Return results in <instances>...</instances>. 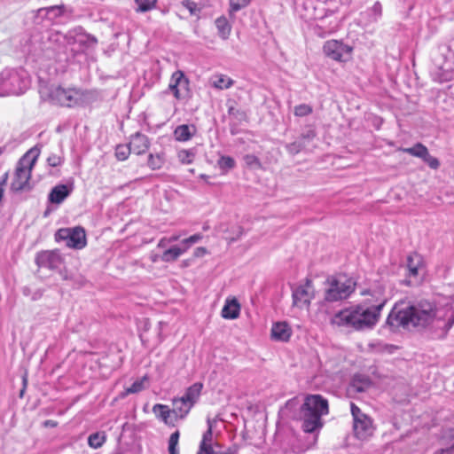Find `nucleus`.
Masks as SVG:
<instances>
[{
	"label": "nucleus",
	"mask_w": 454,
	"mask_h": 454,
	"mask_svg": "<svg viewBox=\"0 0 454 454\" xmlns=\"http://www.w3.org/2000/svg\"><path fill=\"white\" fill-rule=\"evenodd\" d=\"M203 384L201 382H196L186 388L182 397L194 405L200 396Z\"/></svg>",
	"instance_id": "nucleus-22"
},
{
	"label": "nucleus",
	"mask_w": 454,
	"mask_h": 454,
	"mask_svg": "<svg viewBox=\"0 0 454 454\" xmlns=\"http://www.w3.org/2000/svg\"><path fill=\"white\" fill-rule=\"evenodd\" d=\"M137 7L136 8L137 12H146L156 7L158 0H134Z\"/></svg>",
	"instance_id": "nucleus-33"
},
{
	"label": "nucleus",
	"mask_w": 454,
	"mask_h": 454,
	"mask_svg": "<svg viewBox=\"0 0 454 454\" xmlns=\"http://www.w3.org/2000/svg\"><path fill=\"white\" fill-rule=\"evenodd\" d=\"M370 427L371 420L366 415L354 421V431L358 437L365 436Z\"/></svg>",
	"instance_id": "nucleus-27"
},
{
	"label": "nucleus",
	"mask_w": 454,
	"mask_h": 454,
	"mask_svg": "<svg viewBox=\"0 0 454 454\" xmlns=\"http://www.w3.org/2000/svg\"><path fill=\"white\" fill-rule=\"evenodd\" d=\"M432 77L435 82H445L452 79V73L445 70L442 67H438L431 72Z\"/></svg>",
	"instance_id": "nucleus-29"
},
{
	"label": "nucleus",
	"mask_w": 454,
	"mask_h": 454,
	"mask_svg": "<svg viewBox=\"0 0 454 454\" xmlns=\"http://www.w3.org/2000/svg\"><path fill=\"white\" fill-rule=\"evenodd\" d=\"M78 94L79 90L75 89L52 86L49 90V98L53 104L72 107L78 104Z\"/></svg>",
	"instance_id": "nucleus-9"
},
{
	"label": "nucleus",
	"mask_w": 454,
	"mask_h": 454,
	"mask_svg": "<svg viewBox=\"0 0 454 454\" xmlns=\"http://www.w3.org/2000/svg\"><path fill=\"white\" fill-rule=\"evenodd\" d=\"M168 90L176 99L185 98L189 96V80L183 71L176 70L173 73Z\"/></svg>",
	"instance_id": "nucleus-11"
},
{
	"label": "nucleus",
	"mask_w": 454,
	"mask_h": 454,
	"mask_svg": "<svg viewBox=\"0 0 454 454\" xmlns=\"http://www.w3.org/2000/svg\"><path fill=\"white\" fill-rule=\"evenodd\" d=\"M130 153H133L130 145H119L115 149V156L119 160H125L128 159Z\"/></svg>",
	"instance_id": "nucleus-39"
},
{
	"label": "nucleus",
	"mask_w": 454,
	"mask_h": 454,
	"mask_svg": "<svg viewBox=\"0 0 454 454\" xmlns=\"http://www.w3.org/2000/svg\"><path fill=\"white\" fill-rule=\"evenodd\" d=\"M145 379L146 377H144L143 379L133 382V384L126 389V392L123 395L140 392L144 388L143 382Z\"/></svg>",
	"instance_id": "nucleus-46"
},
{
	"label": "nucleus",
	"mask_w": 454,
	"mask_h": 454,
	"mask_svg": "<svg viewBox=\"0 0 454 454\" xmlns=\"http://www.w3.org/2000/svg\"><path fill=\"white\" fill-rule=\"evenodd\" d=\"M228 110V115L231 117L230 122V131L231 135H236L239 133V126L243 122H247L248 116L247 112L236 106V102L234 100L229 99L226 103Z\"/></svg>",
	"instance_id": "nucleus-12"
},
{
	"label": "nucleus",
	"mask_w": 454,
	"mask_h": 454,
	"mask_svg": "<svg viewBox=\"0 0 454 454\" xmlns=\"http://www.w3.org/2000/svg\"><path fill=\"white\" fill-rule=\"evenodd\" d=\"M312 107L307 104H301L294 107V115L298 117H304L312 113Z\"/></svg>",
	"instance_id": "nucleus-44"
},
{
	"label": "nucleus",
	"mask_w": 454,
	"mask_h": 454,
	"mask_svg": "<svg viewBox=\"0 0 454 454\" xmlns=\"http://www.w3.org/2000/svg\"><path fill=\"white\" fill-rule=\"evenodd\" d=\"M240 313V305L237 299L227 300L223 305L221 315L225 319H236Z\"/></svg>",
	"instance_id": "nucleus-18"
},
{
	"label": "nucleus",
	"mask_w": 454,
	"mask_h": 454,
	"mask_svg": "<svg viewBox=\"0 0 454 454\" xmlns=\"http://www.w3.org/2000/svg\"><path fill=\"white\" fill-rule=\"evenodd\" d=\"M306 145L301 140L297 139L294 142L289 143L286 145V149L291 155H295L304 150Z\"/></svg>",
	"instance_id": "nucleus-40"
},
{
	"label": "nucleus",
	"mask_w": 454,
	"mask_h": 454,
	"mask_svg": "<svg viewBox=\"0 0 454 454\" xmlns=\"http://www.w3.org/2000/svg\"><path fill=\"white\" fill-rule=\"evenodd\" d=\"M422 263V260L419 254H413L407 257V268L409 270L410 277H417L419 274V268Z\"/></svg>",
	"instance_id": "nucleus-26"
},
{
	"label": "nucleus",
	"mask_w": 454,
	"mask_h": 454,
	"mask_svg": "<svg viewBox=\"0 0 454 454\" xmlns=\"http://www.w3.org/2000/svg\"><path fill=\"white\" fill-rule=\"evenodd\" d=\"M180 437V432L176 430L171 434L168 439V450L169 454H179L178 441Z\"/></svg>",
	"instance_id": "nucleus-35"
},
{
	"label": "nucleus",
	"mask_w": 454,
	"mask_h": 454,
	"mask_svg": "<svg viewBox=\"0 0 454 454\" xmlns=\"http://www.w3.org/2000/svg\"><path fill=\"white\" fill-rule=\"evenodd\" d=\"M350 408H351V414L353 416L354 421L365 416V414H364L362 412V411L360 410V408H358L355 403H351Z\"/></svg>",
	"instance_id": "nucleus-51"
},
{
	"label": "nucleus",
	"mask_w": 454,
	"mask_h": 454,
	"mask_svg": "<svg viewBox=\"0 0 454 454\" xmlns=\"http://www.w3.org/2000/svg\"><path fill=\"white\" fill-rule=\"evenodd\" d=\"M323 51L333 60L346 62L351 59L353 48L342 41L328 40L324 43Z\"/></svg>",
	"instance_id": "nucleus-8"
},
{
	"label": "nucleus",
	"mask_w": 454,
	"mask_h": 454,
	"mask_svg": "<svg viewBox=\"0 0 454 454\" xmlns=\"http://www.w3.org/2000/svg\"><path fill=\"white\" fill-rule=\"evenodd\" d=\"M328 412V402L325 398L320 395H308L300 409L302 430L308 434H318L324 425L322 416Z\"/></svg>",
	"instance_id": "nucleus-3"
},
{
	"label": "nucleus",
	"mask_w": 454,
	"mask_h": 454,
	"mask_svg": "<svg viewBox=\"0 0 454 454\" xmlns=\"http://www.w3.org/2000/svg\"><path fill=\"white\" fill-rule=\"evenodd\" d=\"M324 301L337 302L348 299L356 290V282L345 275L329 276L325 283Z\"/></svg>",
	"instance_id": "nucleus-5"
},
{
	"label": "nucleus",
	"mask_w": 454,
	"mask_h": 454,
	"mask_svg": "<svg viewBox=\"0 0 454 454\" xmlns=\"http://www.w3.org/2000/svg\"><path fill=\"white\" fill-rule=\"evenodd\" d=\"M208 423V428L207 430L203 434L202 440L200 444V450L197 454H210L209 451L213 449L212 447V439H213V432H212V426L210 423V420H207Z\"/></svg>",
	"instance_id": "nucleus-21"
},
{
	"label": "nucleus",
	"mask_w": 454,
	"mask_h": 454,
	"mask_svg": "<svg viewBox=\"0 0 454 454\" xmlns=\"http://www.w3.org/2000/svg\"><path fill=\"white\" fill-rule=\"evenodd\" d=\"M78 90V98H82L85 102L90 103L98 99V94L96 90Z\"/></svg>",
	"instance_id": "nucleus-41"
},
{
	"label": "nucleus",
	"mask_w": 454,
	"mask_h": 454,
	"mask_svg": "<svg viewBox=\"0 0 454 454\" xmlns=\"http://www.w3.org/2000/svg\"><path fill=\"white\" fill-rule=\"evenodd\" d=\"M179 239L178 236H172L170 239H169V241L173 242V241H176L177 239Z\"/></svg>",
	"instance_id": "nucleus-62"
},
{
	"label": "nucleus",
	"mask_w": 454,
	"mask_h": 454,
	"mask_svg": "<svg viewBox=\"0 0 454 454\" xmlns=\"http://www.w3.org/2000/svg\"><path fill=\"white\" fill-rule=\"evenodd\" d=\"M57 242L65 241L66 246L74 249H82L86 246V234L82 227L61 228L55 233Z\"/></svg>",
	"instance_id": "nucleus-7"
},
{
	"label": "nucleus",
	"mask_w": 454,
	"mask_h": 454,
	"mask_svg": "<svg viewBox=\"0 0 454 454\" xmlns=\"http://www.w3.org/2000/svg\"><path fill=\"white\" fill-rule=\"evenodd\" d=\"M106 442V434L103 432L91 434L88 438V444L93 449L100 448Z\"/></svg>",
	"instance_id": "nucleus-32"
},
{
	"label": "nucleus",
	"mask_w": 454,
	"mask_h": 454,
	"mask_svg": "<svg viewBox=\"0 0 454 454\" xmlns=\"http://www.w3.org/2000/svg\"><path fill=\"white\" fill-rule=\"evenodd\" d=\"M207 254V249L203 247H199L194 250V256L195 257H201Z\"/></svg>",
	"instance_id": "nucleus-54"
},
{
	"label": "nucleus",
	"mask_w": 454,
	"mask_h": 454,
	"mask_svg": "<svg viewBox=\"0 0 454 454\" xmlns=\"http://www.w3.org/2000/svg\"><path fill=\"white\" fill-rule=\"evenodd\" d=\"M73 190V183L69 184H58L51 190L48 200L53 204H60L72 193Z\"/></svg>",
	"instance_id": "nucleus-14"
},
{
	"label": "nucleus",
	"mask_w": 454,
	"mask_h": 454,
	"mask_svg": "<svg viewBox=\"0 0 454 454\" xmlns=\"http://www.w3.org/2000/svg\"><path fill=\"white\" fill-rule=\"evenodd\" d=\"M9 178V173L5 172L1 177H0V186L5 187L8 182Z\"/></svg>",
	"instance_id": "nucleus-58"
},
{
	"label": "nucleus",
	"mask_w": 454,
	"mask_h": 454,
	"mask_svg": "<svg viewBox=\"0 0 454 454\" xmlns=\"http://www.w3.org/2000/svg\"><path fill=\"white\" fill-rule=\"evenodd\" d=\"M371 386V379L364 374H355L350 382V387L357 393L365 392Z\"/></svg>",
	"instance_id": "nucleus-19"
},
{
	"label": "nucleus",
	"mask_w": 454,
	"mask_h": 454,
	"mask_svg": "<svg viewBox=\"0 0 454 454\" xmlns=\"http://www.w3.org/2000/svg\"><path fill=\"white\" fill-rule=\"evenodd\" d=\"M39 155L40 148L35 145L20 160L15 169L14 178L11 184L12 192H20L32 190V185L29 183L31 171Z\"/></svg>",
	"instance_id": "nucleus-4"
},
{
	"label": "nucleus",
	"mask_w": 454,
	"mask_h": 454,
	"mask_svg": "<svg viewBox=\"0 0 454 454\" xmlns=\"http://www.w3.org/2000/svg\"><path fill=\"white\" fill-rule=\"evenodd\" d=\"M243 228L241 226H234L233 227V235L227 236L226 239L229 240L230 243H233L239 239V238L243 235Z\"/></svg>",
	"instance_id": "nucleus-49"
},
{
	"label": "nucleus",
	"mask_w": 454,
	"mask_h": 454,
	"mask_svg": "<svg viewBox=\"0 0 454 454\" xmlns=\"http://www.w3.org/2000/svg\"><path fill=\"white\" fill-rule=\"evenodd\" d=\"M210 454H235L236 451L231 450V448L223 450V451H215L213 449L211 450V451H209Z\"/></svg>",
	"instance_id": "nucleus-57"
},
{
	"label": "nucleus",
	"mask_w": 454,
	"mask_h": 454,
	"mask_svg": "<svg viewBox=\"0 0 454 454\" xmlns=\"http://www.w3.org/2000/svg\"><path fill=\"white\" fill-rule=\"evenodd\" d=\"M215 26L219 36L222 39L226 40L231 31V26L230 25L228 20L224 16H221L215 20Z\"/></svg>",
	"instance_id": "nucleus-25"
},
{
	"label": "nucleus",
	"mask_w": 454,
	"mask_h": 454,
	"mask_svg": "<svg viewBox=\"0 0 454 454\" xmlns=\"http://www.w3.org/2000/svg\"><path fill=\"white\" fill-rule=\"evenodd\" d=\"M184 253V249L177 246H173L163 252L161 260L165 262H171L176 261Z\"/></svg>",
	"instance_id": "nucleus-28"
},
{
	"label": "nucleus",
	"mask_w": 454,
	"mask_h": 454,
	"mask_svg": "<svg viewBox=\"0 0 454 454\" xmlns=\"http://www.w3.org/2000/svg\"><path fill=\"white\" fill-rule=\"evenodd\" d=\"M292 335V329L286 322L274 323L271 328V337L275 340L286 342Z\"/></svg>",
	"instance_id": "nucleus-16"
},
{
	"label": "nucleus",
	"mask_w": 454,
	"mask_h": 454,
	"mask_svg": "<svg viewBox=\"0 0 454 454\" xmlns=\"http://www.w3.org/2000/svg\"><path fill=\"white\" fill-rule=\"evenodd\" d=\"M50 12H55L59 13L58 5L38 9L34 14V23L36 25H43V23L46 21L48 25H50Z\"/></svg>",
	"instance_id": "nucleus-23"
},
{
	"label": "nucleus",
	"mask_w": 454,
	"mask_h": 454,
	"mask_svg": "<svg viewBox=\"0 0 454 454\" xmlns=\"http://www.w3.org/2000/svg\"><path fill=\"white\" fill-rule=\"evenodd\" d=\"M232 85L233 80L223 74L216 75L213 81V86L219 90L229 89Z\"/></svg>",
	"instance_id": "nucleus-31"
},
{
	"label": "nucleus",
	"mask_w": 454,
	"mask_h": 454,
	"mask_svg": "<svg viewBox=\"0 0 454 454\" xmlns=\"http://www.w3.org/2000/svg\"><path fill=\"white\" fill-rule=\"evenodd\" d=\"M129 145L131 146V149L133 150V153L137 155H140L145 153L148 150L150 146V141L147 136L140 132H137L136 134L131 136Z\"/></svg>",
	"instance_id": "nucleus-15"
},
{
	"label": "nucleus",
	"mask_w": 454,
	"mask_h": 454,
	"mask_svg": "<svg viewBox=\"0 0 454 454\" xmlns=\"http://www.w3.org/2000/svg\"><path fill=\"white\" fill-rule=\"evenodd\" d=\"M3 153V148L0 147V155Z\"/></svg>",
	"instance_id": "nucleus-64"
},
{
	"label": "nucleus",
	"mask_w": 454,
	"mask_h": 454,
	"mask_svg": "<svg viewBox=\"0 0 454 454\" xmlns=\"http://www.w3.org/2000/svg\"><path fill=\"white\" fill-rule=\"evenodd\" d=\"M28 79L23 70H3L0 74V97L19 96L28 87Z\"/></svg>",
	"instance_id": "nucleus-6"
},
{
	"label": "nucleus",
	"mask_w": 454,
	"mask_h": 454,
	"mask_svg": "<svg viewBox=\"0 0 454 454\" xmlns=\"http://www.w3.org/2000/svg\"><path fill=\"white\" fill-rule=\"evenodd\" d=\"M172 403V412L176 418L179 419H184L194 406L191 402L186 401L183 397L174 398Z\"/></svg>",
	"instance_id": "nucleus-17"
},
{
	"label": "nucleus",
	"mask_w": 454,
	"mask_h": 454,
	"mask_svg": "<svg viewBox=\"0 0 454 454\" xmlns=\"http://www.w3.org/2000/svg\"><path fill=\"white\" fill-rule=\"evenodd\" d=\"M203 236L200 233H196L187 239L182 240V246H184V253L194 244L202 239Z\"/></svg>",
	"instance_id": "nucleus-43"
},
{
	"label": "nucleus",
	"mask_w": 454,
	"mask_h": 454,
	"mask_svg": "<svg viewBox=\"0 0 454 454\" xmlns=\"http://www.w3.org/2000/svg\"><path fill=\"white\" fill-rule=\"evenodd\" d=\"M195 150L194 149H189V150H180L177 153V158L179 161L183 164H191L192 163L194 158H195Z\"/></svg>",
	"instance_id": "nucleus-36"
},
{
	"label": "nucleus",
	"mask_w": 454,
	"mask_h": 454,
	"mask_svg": "<svg viewBox=\"0 0 454 454\" xmlns=\"http://www.w3.org/2000/svg\"><path fill=\"white\" fill-rule=\"evenodd\" d=\"M64 162V157L60 156V155H57V154H51L48 158H47V163L49 166L51 167H59V166H61Z\"/></svg>",
	"instance_id": "nucleus-48"
},
{
	"label": "nucleus",
	"mask_w": 454,
	"mask_h": 454,
	"mask_svg": "<svg viewBox=\"0 0 454 454\" xmlns=\"http://www.w3.org/2000/svg\"><path fill=\"white\" fill-rule=\"evenodd\" d=\"M454 325V302L442 307L428 300H419L411 304H395L389 312L385 326L392 333L400 328L425 330L433 340H443Z\"/></svg>",
	"instance_id": "nucleus-1"
},
{
	"label": "nucleus",
	"mask_w": 454,
	"mask_h": 454,
	"mask_svg": "<svg viewBox=\"0 0 454 454\" xmlns=\"http://www.w3.org/2000/svg\"><path fill=\"white\" fill-rule=\"evenodd\" d=\"M35 262L38 268L58 270L63 264L64 260L59 251L45 250L36 254Z\"/></svg>",
	"instance_id": "nucleus-10"
},
{
	"label": "nucleus",
	"mask_w": 454,
	"mask_h": 454,
	"mask_svg": "<svg viewBox=\"0 0 454 454\" xmlns=\"http://www.w3.org/2000/svg\"><path fill=\"white\" fill-rule=\"evenodd\" d=\"M372 11L373 12V13H374L377 17L381 16V13H382V6H381V4H380V2H375V3H374V4L372 5Z\"/></svg>",
	"instance_id": "nucleus-53"
},
{
	"label": "nucleus",
	"mask_w": 454,
	"mask_h": 454,
	"mask_svg": "<svg viewBox=\"0 0 454 454\" xmlns=\"http://www.w3.org/2000/svg\"><path fill=\"white\" fill-rule=\"evenodd\" d=\"M438 454H454V444L446 449H441L437 451Z\"/></svg>",
	"instance_id": "nucleus-56"
},
{
	"label": "nucleus",
	"mask_w": 454,
	"mask_h": 454,
	"mask_svg": "<svg viewBox=\"0 0 454 454\" xmlns=\"http://www.w3.org/2000/svg\"><path fill=\"white\" fill-rule=\"evenodd\" d=\"M423 161L427 163L432 169H437L440 166V161L437 158L430 155L429 152L422 158Z\"/></svg>",
	"instance_id": "nucleus-47"
},
{
	"label": "nucleus",
	"mask_w": 454,
	"mask_h": 454,
	"mask_svg": "<svg viewBox=\"0 0 454 454\" xmlns=\"http://www.w3.org/2000/svg\"><path fill=\"white\" fill-rule=\"evenodd\" d=\"M402 151L414 157L422 159L427 154L428 149L423 144L417 143L412 147L403 148Z\"/></svg>",
	"instance_id": "nucleus-30"
},
{
	"label": "nucleus",
	"mask_w": 454,
	"mask_h": 454,
	"mask_svg": "<svg viewBox=\"0 0 454 454\" xmlns=\"http://www.w3.org/2000/svg\"><path fill=\"white\" fill-rule=\"evenodd\" d=\"M386 301L383 298L374 305L359 304L342 309L333 317L331 323L338 326L352 327L356 331L371 330L379 322Z\"/></svg>",
	"instance_id": "nucleus-2"
},
{
	"label": "nucleus",
	"mask_w": 454,
	"mask_h": 454,
	"mask_svg": "<svg viewBox=\"0 0 454 454\" xmlns=\"http://www.w3.org/2000/svg\"><path fill=\"white\" fill-rule=\"evenodd\" d=\"M4 192V187L0 186V201H1V200H2V199H3Z\"/></svg>",
	"instance_id": "nucleus-61"
},
{
	"label": "nucleus",
	"mask_w": 454,
	"mask_h": 454,
	"mask_svg": "<svg viewBox=\"0 0 454 454\" xmlns=\"http://www.w3.org/2000/svg\"><path fill=\"white\" fill-rule=\"evenodd\" d=\"M251 0H230L229 14L234 15L235 12L246 8Z\"/></svg>",
	"instance_id": "nucleus-38"
},
{
	"label": "nucleus",
	"mask_w": 454,
	"mask_h": 454,
	"mask_svg": "<svg viewBox=\"0 0 454 454\" xmlns=\"http://www.w3.org/2000/svg\"><path fill=\"white\" fill-rule=\"evenodd\" d=\"M182 249H184V246H182V243L179 246Z\"/></svg>",
	"instance_id": "nucleus-63"
},
{
	"label": "nucleus",
	"mask_w": 454,
	"mask_h": 454,
	"mask_svg": "<svg viewBox=\"0 0 454 454\" xmlns=\"http://www.w3.org/2000/svg\"><path fill=\"white\" fill-rule=\"evenodd\" d=\"M217 165L223 171H229L235 168L236 162L231 156H221L217 160Z\"/></svg>",
	"instance_id": "nucleus-37"
},
{
	"label": "nucleus",
	"mask_w": 454,
	"mask_h": 454,
	"mask_svg": "<svg viewBox=\"0 0 454 454\" xmlns=\"http://www.w3.org/2000/svg\"><path fill=\"white\" fill-rule=\"evenodd\" d=\"M153 411L155 413L156 417L160 419L165 424H172V420H169L171 414H173L172 410H169L168 405L157 403L153 405Z\"/></svg>",
	"instance_id": "nucleus-24"
},
{
	"label": "nucleus",
	"mask_w": 454,
	"mask_h": 454,
	"mask_svg": "<svg viewBox=\"0 0 454 454\" xmlns=\"http://www.w3.org/2000/svg\"><path fill=\"white\" fill-rule=\"evenodd\" d=\"M181 4L189 11L191 15H198L200 12L197 4L192 0H183Z\"/></svg>",
	"instance_id": "nucleus-45"
},
{
	"label": "nucleus",
	"mask_w": 454,
	"mask_h": 454,
	"mask_svg": "<svg viewBox=\"0 0 454 454\" xmlns=\"http://www.w3.org/2000/svg\"><path fill=\"white\" fill-rule=\"evenodd\" d=\"M164 158L162 155L160 154H153V153H150L148 155V160H147V165L148 167L153 169V170H157V169H160L163 164H164Z\"/></svg>",
	"instance_id": "nucleus-34"
},
{
	"label": "nucleus",
	"mask_w": 454,
	"mask_h": 454,
	"mask_svg": "<svg viewBox=\"0 0 454 454\" xmlns=\"http://www.w3.org/2000/svg\"><path fill=\"white\" fill-rule=\"evenodd\" d=\"M313 288L312 280L306 278L305 284L297 286L293 289V305L299 306L300 303H303L307 306L310 304L311 300L314 298L313 293H310V289Z\"/></svg>",
	"instance_id": "nucleus-13"
},
{
	"label": "nucleus",
	"mask_w": 454,
	"mask_h": 454,
	"mask_svg": "<svg viewBox=\"0 0 454 454\" xmlns=\"http://www.w3.org/2000/svg\"><path fill=\"white\" fill-rule=\"evenodd\" d=\"M316 131L314 129H309L302 132L298 139L301 140L306 145L307 142H310L311 140H313L316 137Z\"/></svg>",
	"instance_id": "nucleus-50"
},
{
	"label": "nucleus",
	"mask_w": 454,
	"mask_h": 454,
	"mask_svg": "<svg viewBox=\"0 0 454 454\" xmlns=\"http://www.w3.org/2000/svg\"><path fill=\"white\" fill-rule=\"evenodd\" d=\"M246 165L252 168H260L262 164L259 158L254 154H246L243 157Z\"/></svg>",
	"instance_id": "nucleus-42"
},
{
	"label": "nucleus",
	"mask_w": 454,
	"mask_h": 454,
	"mask_svg": "<svg viewBox=\"0 0 454 454\" xmlns=\"http://www.w3.org/2000/svg\"><path fill=\"white\" fill-rule=\"evenodd\" d=\"M23 383H24V387H26V384H27V379L26 378L23 379ZM24 391H25V387H23V389L20 390V395L21 397H22V395L24 394Z\"/></svg>",
	"instance_id": "nucleus-60"
},
{
	"label": "nucleus",
	"mask_w": 454,
	"mask_h": 454,
	"mask_svg": "<svg viewBox=\"0 0 454 454\" xmlns=\"http://www.w3.org/2000/svg\"><path fill=\"white\" fill-rule=\"evenodd\" d=\"M44 425L47 426V427H56L57 426V422H55L53 420H46L44 422Z\"/></svg>",
	"instance_id": "nucleus-59"
},
{
	"label": "nucleus",
	"mask_w": 454,
	"mask_h": 454,
	"mask_svg": "<svg viewBox=\"0 0 454 454\" xmlns=\"http://www.w3.org/2000/svg\"><path fill=\"white\" fill-rule=\"evenodd\" d=\"M97 38L94 35L89 34L85 35L84 40H80L81 44L86 45L88 47L94 46L95 44H97Z\"/></svg>",
	"instance_id": "nucleus-52"
},
{
	"label": "nucleus",
	"mask_w": 454,
	"mask_h": 454,
	"mask_svg": "<svg viewBox=\"0 0 454 454\" xmlns=\"http://www.w3.org/2000/svg\"><path fill=\"white\" fill-rule=\"evenodd\" d=\"M58 11H59V13H57V12H50L49 23H51V21H52L55 18L61 16V14H62V10H61V7H60V6H58Z\"/></svg>",
	"instance_id": "nucleus-55"
},
{
	"label": "nucleus",
	"mask_w": 454,
	"mask_h": 454,
	"mask_svg": "<svg viewBox=\"0 0 454 454\" xmlns=\"http://www.w3.org/2000/svg\"><path fill=\"white\" fill-rule=\"evenodd\" d=\"M196 133L194 125L182 124L177 126L174 130L176 140L179 142H186L190 140Z\"/></svg>",
	"instance_id": "nucleus-20"
}]
</instances>
